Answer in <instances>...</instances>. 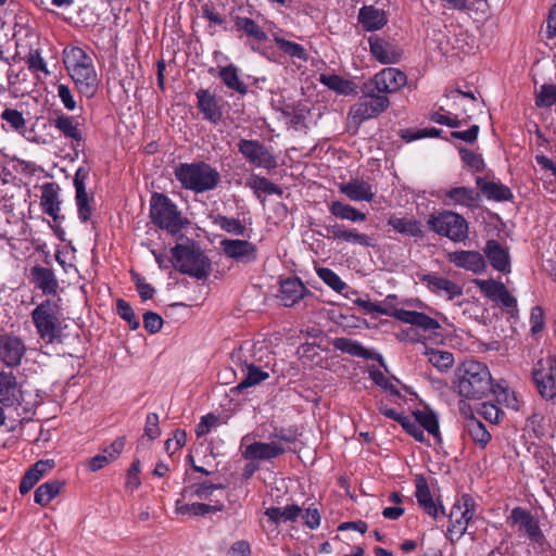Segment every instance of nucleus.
<instances>
[{
    "label": "nucleus",
    "mask_w": 556,
    "mask_h": 556,
    "mask_svg": "<svg viewBox=\"0 0 556 556\" xmlns=\"http://www.w3.org/2000/svg\"><path fill=\"white\" fill-rule=\"evenodd\" d=\"M455 376L459 395L467 399L480 400L501 389L498 384H493L489 368L473 359L463 362L456 368Z\"/></svg>",
    "instance_id": "obj_1"
},
{
    "label": "nucleus",
    "mask_w": 556,
    "mask_h": 556,
    "mask_svg": "<svg viewBox=\"0 0 556 556\" xmlns=\"http://www.w3.org/2000/svg\"><path fill=\"white\" fill-rule=\"evenodd\" d=\"M168 262L179 273L205 280L212 271V262L203 250L195 243H177L170 249Z\"/></svg>",
    "instance_id": "obj_2"
},
{
    "label": "nucleus",
    "mask_w": 556,
    "mask_h": 556,
    "mask_svg": "<svg viewBox=\"0 0 556 556\" xmlns=\"http://www.w3.org/2000/svg\"><path fill=\"white\" fill-rule=\"evenodd\" d=\"M175 177L184 189L195 193L214 190L222 179L219 172L204 161L180 163L175 168Z\"/></svg>",
    "instance_id": "obj_3"
},
{
    "label": "nucleus",
    "mask_w": 556,
    "mask_h": 556,
    "mask_svg": "<svg viewBox=\"0 0 556 556\" xmlns=\"http://www.w3.org/2000/svg\"><path fill=\"white\" fill-rule=\"evenodd\" d=\"M60 301V298L58 300L46 299L30 313L39 338L47 343H53L61 337L63 330Z\"/></svg>",
    "instance_id": "obj_4"
},
{
    "label": "nucleus",
    "mask_w": 556,
    "mask_h": 556,
    "mask_svg": "<svg viewBox=\"0 0 556 556\" xmlns=\"http://www.w3.org/2000/svg\"><path fill=\"white\" fill-rule=\"evenodd\" d=\"M150 217L159 228L176 235L189 223L181 216L177 205L163 193L155 192L150 200Z\"/></svg>",
    "instance_id": "obj_5"
},
{
    "label": "nucleus",
    "mask_w": 556,
    "mask_h": 556,
    "mask_svg": "<svg viewBox=\"0 0 556 556\" xmlns=\"http://www.w3.org/2000/svg\"><path fill=\"white\" fill-rule=\"evenodd\" d=\"M389 105V98L376 91V89L366 81L362 87V96L358 98L357 102L351 106L349 116L355 124L361 125L383 113Z\"/></svg>",
    "instance_id": "obj_6"
},
{
    "label": "nucleus",
    "mask_w": 556,
    "mask_h": 556,
    "mask_svg": "<svg viewBox=\"0 0 556 556\" xmlns=\"http://www.w3.org/2000/svg\"><path fill=\"white\" fill-rule=\"evenodd\" d=\"M429 229L444 236L454 242H462L468 238V223L459 214L452 211H443L431 214L428 219Z\"/></svg>",
    "instance_id": "obj_7"
},
{
    "label": "nucleus",
    "mask_w": 556,
    "mask_h": 556,
    "mask_svg": "<svg viewBox=\"0 0 556 556\" xmlns=\"http://www.w3.org/2000/svg\"><path fill=\"white\" fill-rule=\"evenodd\" d=\"M532 377L540 395L545 400L556 397V358L540 359L532 370Z\"/></svg>",
    "instance_id": "obj_8"
},
{
    "label": "nucleus",
    "mask_w": 556,
    "mask_h": 556,
    "mask_svg": "<svg viewBox=\"0 0 556 556\" xmlns=\"http://www.w3.org/2000/svg\"><path fill=\"white\" fill-rule=\"evenodd\" d=\"M238 151L243 155L249 164L267 170L275 169L278 166L276 157L258 140L241 139L238 142Z\"/></svg>",
    "instance_id": "obj_9"
},
{
    "label": "nucleus",
    "mask_w": 556,
    "mask_h": 556,
    "mask_svg": "<svg viewBox=\"0 0 556 556\" xmlns=\"http://www.w3.org/2000/svg\"><path fill=\"white\" fill-rule=\"evenodd\" d=\"M367 83H369L376 91L388 97V93L396 92L407 84V76L399 68L386 67Z\"/></svg>",
    "instance_id": "obj_10"
},
{
    "label": "nucleus",
    "mask_w": 556,
    "mask_h": 556,
    "mask_svg": "<svg viewBox=\"0 0 556 556\" xmlns=\"http://www.w3.org/2000/svg\"><path fill=\"white\" fill-rule=\"evenodd\" d=\"M508 520H510L513 525H517L519 527V531L533 543H543L544 534L539 526V521L528 509L515 507L511 510Z\"/></svg>",
    "instance_id": "obj_11"
},
{
    "label": "nucleus",
    "mask_w": 556,
    "mask_h": 556,
    "mask_svg": "<svg viewBox=\"0 0 556 556\" xmlns=\"http://www.w3.org/2000/svg\"><path fill=\"white\" fill-rule=\"evenodd\" d=\"M233 29L247 37V43L254 52H261L258 43L268 39L266 31L252 18L245 16H231Z\"/></svg>",
    "instance_id": "obj_12"
},
{
    "label": "nucleus",
    "mask_w": 556,
    "mask_h": 556,
    "mask_svg": "<svg viewBox=\"0 0 556 556\" xmlns=\"http://www.w3.org/2000/svg\"><path fill=\"white\" fill-rule=\"evenodd\" d=\"M26 353L25 343L14 334L0 336V361L10 368L21 365Z\"/></svg>",
    "instance_id": "obj_13"
},
{
    "label": "nucleus",
    "mask_w": 556,
    "mask_h": 556,
    "mask_svg": "<svg viewBox=\"0 0 556 556\" xmlns=\"http://www.w3.org/2000/svg\"><path fill=\"white\" fill-rule=\"evenodd\" d=\"M220 248L227 257L237 263L250 264L257 258L256 247L248 240L224 239L220 241Z\"/></svg>",
    "instance_id": "obj_14"
},
{
    "label": "nucleus",
    "mask_w": 556,
    "mask_h": 556,
    "mask_svg": "<svg viewBox=\"0 0 556 556\" xmlns=\"http://www.w3.org/2000/svg\"><path fill=\"white\" fill-rule=\"evenodd\" d=\"M327 237L333 240L358 244L366 248H374L376 245L374 237L359 232L356 228H349L343 224H333L325 226Z\"/></svg>",
    "instance_id": "obj_15"
},
{
    "label": "nucleus",
    "mask_w": 556,
    "mask_h": 556,
    "mask_svg": "<svg viewBox=\"0 0 556 556\" xmlns=\"http://www.w3.org/2000/svg\"><path fill=\"white\" fill-rule=\"evenodd\" d=\"M286 452L287 448L277 441H255L245 447L242 457L252 462H270L283 455Z\"/></svg>",
    "instance_id": "obj_16"
},
{
    "label": "nucleus",
    "mask_w": 556,
    "mask_h": 556,
    "mask_svg": "<svg viewBox=\"0 0 556 556\" xmlns=\"http://www.w3.org/2000/svg\"><path fill=\"white\" fill-rule=\"evenodd\" d=\"M23 390L12 371L0 372V403L4 407L20 406L24 400Z\"/></svg>",
    "instance_id": "obj_17"
},
{
    "label": "nucleus",
    "mask_w": 556,
    "mask_h": 556,
    "mask_svg": "<svg viewBox=\"0 0 556 556\" xmlns=\"http://www.w3.org/2000/svg\"><path fill=\"white\" fill-rule=\"evenodd\" d=\"M89 170L85 167H79L74 176V187L76 190V205L78 218L81 223H87L92 214V206L90 205V198L86 191V179L88 178Z\"/></svg>",
    "instance_id": "obj_18"
},
{
    "label": "nucleus",
    "mask_w": 556,
    "mask_h": 556,
    "mask_svg": "<svg viewBox=\"0 0 556 556\" xmlns=\"http://www.w3.org/2000/svg\"><path fill=\"white\" fill-rule=\"evenodd\" d=\"M370 53L381 64H395L402 58V50L384 38L372 35L368 38Z\"/></svg>",
    "instance_id": "obj_19"
},
{
    "label": "nucleus",
    "mask_w": 556,
    "mask_h": 556,
    "mask_svg": "<svg viewBox=\"0 0 556 556\" xmlns=\"http://www.w3.org/2000/svg\"><path fill=\"white\" fill-rule=\"evenodd\" d=\"M415 488L417 503L426 514L434 519L438 518L440 513L445 515L443 505L433 500L428 481L422 475L416 476Z\"/></svg>",
    "instance_id": "obj_20"
},
{
    "label": "nucleus",
    "mask_w": 556,
    "mask_h": 556,
    "mask_svg": "<svg viewBox=\"0 0 556 556\" xmlns=\"http://www.w3.org/2000/svg\"><path fill=\"white\" fill-rule=\"evenodd\" d=\"M68 74L81 96L90 99L97 93L99 88V78L94 66L81 67L80 70L73 68Z\"/></svg>",
    "instance_id": "obj_21"
},
{
    "label": "nucleus",
    "mask_w": 556,
    "mask_h": 556,
    "mask_svg": "<svg viewBox=\"0 0 556 556\" xmlns=\"http://www.w3.org/2000/svg\"><path fill=\"white\" fill-rule=\"evenodd\" d=\"M30 278L35 287L39 289L43 295H56L59 281L53 269L35 265L30 268Z\"/></svg>",
    "instance_id": "obj_22"
},
{
    "label": "nucleus",
    "mask_w": 556,
    "mask_h": 556,
    "mask_svg": "<svg viewBox=\"0 0 556 556\" xmlns=\"http://www.w3.org/2000/svg\"><path fill=\"white\" fill-rule=\"evenodd\" d=\"M418 277L420 281L427 285L431 292L437 294L444 292L448 300H453L463 294V288L459 285L447 278L440 277L437 274H420Z\"/></svg>",
    "instance_id": "obj_23"
},
{
    "label": "nucleus",
    "mask_w": 556,
    "mask_h": 556,
    "mask_svg": "<svg viewBox=\"0 0 556 556\" xmlns=\"http://www.w3.org/2000/svg\"><path fill=\"white\" fill-rule=\"evenodd\" d=\"M450 262L459 268L481 274L486 268L483 255L477 251H455L448 255Z\"/></svg>",
    "instance_id": "obj_24"
},
{
    "label": "nucleus",
    "mask_w": 556,
    "mask_h": 556,
    "mask_svg": "<svg viewBox=\"0 0 556 556\" xmlns=\"http://www.w3.org/2000/svg\"><path fill=\"white\" fill-rule=\"evenodd\" d=\"M311 291L303 285L301 279L290 277L280 282L279 298L286 307H292Z\"/></svg>",
    "instance_id": "obj_25"
},
{
    "label": "nucleus",
    "mask_w": 556,
    "mask_h": 556,
    "mask_svg": "<svg viewBox=\"0 0 556 556\" xmlns=\"http://www.w3.org/2000/svg\"><path fill=\"white\" fill-rule=\"evenodd\" d=\"M392 316L404 324L416 326L424 331H434L440 328V324L437 319L421 312L400 308L395 309Z\"/></svg>",
    "instance_id": "obj_26"
},
{
    "label": "nucleus",
    "mask_w": 556,
    "mask_h": 556,
    "mask_svg": "<svg viewBox=\"0 0 556 556\" xmlns=\"http://www.w3.org/2000/svg\"><path fill=\"white\" fill-rule=\"evenodd\" d=\"M491 266L501 271H510V256L508 250L496 240H488L483 249Z\"/></svg>",
    "instance_id": "obj_27"
},
{
    "label": "nucleus",
    "mask_w": 556,
    "mask_h": 556,
    "mask_svg": "<svg viewBox=\"0 0 556 556\" xmlns=\"http://www.w3.org/2000/svg\"><path fill=\"white\" fill-rule=\"evenodd\" d=\"M198 99V109L203 114L204 119L217 125L223 119V112L217 104L215 96L211 94L206 89H199L195 92Z\"/></svg>",
    "instance_id": "obj_28"
},
{
    "label": "nucleus",
    "mask_w": 556,
    "mask_h": 556,
    "mask_svg": "<svg viewBox=\"0 0 556 556\" xmlns=\"http://www.w3.org/2000/svg\"><path fill=\"white\" fill-rule=\"evenodd\" d=\"M332 344L336 350H339L342 353H346L351 356L362 357L364 359L377 361L383 365V357L379 353L367 350L358 341L341 337L336 338Z\"/></svg>",
    "instance_id": "obj_29"
},
{
    "label": "nucleus",
    "mask_w": 556,
    "mask_h": 556,
    "mask_svg": "<svg viewBox=\"0 0 556 556\" xmlns=\"http://www.w3.org/2000/svg\"><path fill=\"white\" fill-rule=\"evenodd\" d=\"M357 21L365 31H376L387 25L388 17L383 10L374 5H364L358 11Z\"/></svg>",
    "instance_id": "obj_30"
},
{
    "label": "nucleus",
    "mask_w": 556,
    "mask_h": 556,
    "mask_svg": "<svg viewBox=\"0 0 556 556\" xmlns=\"http://www.w3.org/2000/svg\"><path fill=\"white\" fill-rule=\"evenodd\" d=\"M339 191L346 195L351 201L370 202L375 192L372 186L364 180L352 179L349 182L340 184Z\"/></svg>",
    "instance_id": "obj_31"
},
{
    "label": "nucleus",
    "mask_w": 556,
    "mask_h": 556,
    "mask_svg": "<svg viewBox=\"0 0 556 556\" xmlns=\"http://www.w3.org/2000/svg\"><path fill=\"white\" fill-rule=\"evenodd\" d=\"M51 125H53L60 134H62L66 139H71L77 146L84 141L83 134L79 129V123L74 116H68L64 113H59L56 117L50 121Z\"/></svg>",
    "instance_id": "obj_32"
},
{
    "label": "nucleus",
    "mask_w": 556,
    "mask_h": 556,
    "mask_svg": "<svg viewBox=\"0 0 556 556\" xmlns=\"http://www.w3.org/2000/svg\"><path fill=\"white\" fill-rule=\"evenodd\" d=\"M40 205L43 213L53 218L54 222L60 219V200L59 186L54 182H47L42 186Z\"/></svg>",
    "instance_id": "obj_33"
},
{
    "label": "nucleus",
    "mask_w": 556,
    "mask_h": 556,
    "mask_svg": "<svg viewBox=\"0 0 556 556\" xmlns=\"http://www.w3.org/2000/svg\"><path fill=\"white\" fill-rule=\"evenodd\" d=\"M476 185L488 200L504 202L511 201L514 198L511 190L502 182L486 181L477 177Z\"/></svg>",
    "instance_id": "obj_34"
},
{
    "label": "nucleus",
    "mask_w": 556,
    "mask_h": 556,
    "mask_svg": "<svg viewBox=\"0 0 556 556\" xmlns=\"http://www.w3.org/2000/svg\"><path fill=\"white\" fill-rule=\"evenodd\" d=\"M225 509L224 504L215 503L213 505L206 503H192L187 504L181 500L176 501L175 510L179 515H189L192 517H201L211 513L223 511Z\"/></svg>",
    "instance_id": "obj_35"
},
{
    "label": "nucleus",
    "mask_w": 556,
    "mask_h": 556,
    "mask_svg": "<svg viewBox=\"0 0 556 556\" xmlns=\"http://www.w3.org/2000/svg\"><path fill=\"white\" fill-rule=\"evenodd\" d=\"M264 514L274 525L295 522L302 515V508L296 504L287 505L283 508L273 506L267 508Z\"/></svg>",
    "instance_id": "obj_36"
},
{
    "label": "nucleus",
    "mask_w": 556,
    "mask_h": 556,
    "mask_svg": "<svg viewBox=\"0 0 556 556\" xmlns=\"http://www.w3.org/2000/svg\"><path fill=\"white\" fill-rule=\"evenodd\" d=\"M445 197L454 204L466 207H476L480 201V193L470 187H454L445 192Z\"/></svg>",
    "instance_id": "obj_37"
},
{
    "label": "nucleus",
    "mask_w": 556,
    "mask_h": 556,
    "mask_svg": "<svg viewBox=\"0 0 556 556\" xmlns=\"http://www.w3.org/2000/svg\"><path fill=\"white\" fill-rule=\"evenodd\" d=\"M64 64L67 72H72L73 68L91 67L93 66V61L80 47H68L64 49Z\"/></svg>",
    "instance_id": "obj_38"
},
{
    "label": "nucleus",
    "mask_w": 556,
    "mask_h": 556,
    "mask_svg": "<svg viewBox=\"0 0 556 556\" xmlns=\"http://www.w3.org/2000/svg\"><path fill=\"white\" fill-rule=\"evenodd\" d=\"M329 212L336 218L349 220L352 223H362L367 218L365 213L341 201L331 202L329 204Z\"/></svg>",
    "instance_id": "obj_39"
},
{
    "label": "nucleus",
    "mask_w": 556,
    "mask_h": 556,
    "mask_svg": "<svg viewBox=\"0 0 556 556\" xmlns=\"http://www.w3.org/2000/svg\"><path fill=\"white\" fill-rule=\"evenodd\" d=\"M320 83L328 87L330 90L336 91L339 94L352 96L356 94V85L352 80L345 79L339 75L331 74L320 75Z\"/></svg>",
    "instance_id": "obj_40"
},
{
    "label": "nucleus",
    "mask_w": 556,
    "mask_h": 556,
    "mask_svg": "<svg viewBox=\"0 0 556 556\" xmlns=\"http://www.w3.org/2000/svg\"><path fill=\"white\" fill-rule=\"evenodd\" d=\"M465 428L469 437L476 444L484 448L491 440V434L486 430L484 424L475 416L467 418Z\"/></svg>",
    "instance_id": "obj_41"
},
{
    "label": "nucleus",
    "mask_w": 556,
    "mask_h": 556,
    "mask_svg": "<svg viewBox=\"0 0 556 556\" xmlns=\"http://www.w3.org/2000/svg\"><path fill=\"white\" fill-rule=\"evenodd\" d=\"M219 78L222 79L223 84L231 89L237 91L239 94H247L248 87L247 85L240 79L238 75V68L230 64L224 67H220L219 70Z\"/></svg>",
    "instance_id": "obj_42"
},
{
    "label": "nucleus",
    "mask_w": 556,
    "mask_h": 556,
    "mask_svg": "<svg viewBox=\"0 0 556 556\" xmlns=\"http://www.w3.org/2000/svg\"><path fill=\"white\" fill-rule=\"evenodd\" d=\"M388 225L391 226L395 231L409 237L419 238L422 236L419 222L416 219H409L405 217H397L392 215L388 219Z\"/></svg>",
    "instance_id": "obj_43"
},
{
    "label": "nucleus",
    "mask_w": 556,
    "mask_h": 556,
    "mask_svg": "<svg viewBox=\"0 0 556 556\" xmlns=\"http://www.w3.org/2000/svg\"><path fill=\"white\" fill-rule=\"evenodd\" d=\"M62 485L63 482L59 480H51L40 484L34 493L35 503L41 506L48 505L60 493Z\"/></svg>",
    "instance_id": "obj_44"
},
{
    "label": "nucleus",
    "mask_w": 556,
    "mask_h": 556,
    "mask_svg": "<svg viewBox=\"0 0 556 556\" xmlns=\"http://www.w3.org/2000/svg\"><path fill=\"white\" fill-rule=\"evenodd\" d=\"M414 417L422 430H427L438 441H441L438 417L432 410H416Z\"/></svg>",
    "instance_id": "obj_45"
},
{
    "label": "nucleus",
    "mask_w": 556,
    "mask_h": 556,
    "mask_svg": "<svg viewBox=\"0 0 556 556\" xmlns=\"http://www.w3.org/2000/svg\"><path fill=\"white\" fill-rule=\"evenodd\" d=\"M269 377V374L263 371L261 368L255 366L254 364H249L247 366L245 377L233 388V391L241 392L244 389L256 386L262 381L266 380Z\"/></svg>",
    "instance_id": "obj_46"
},
{
    "label": "nucleus",
    "mask_w": 556,
    "mask_h": 556,
    "mask_svg": "<svg viewBox=\"0 0 556 556\" xmlns=\"http://www.w3.org/2000/svg\"><path fill=\"white\" fill-rule=\"evenodd\" d=\"M472 282L491 301H496L498 294L505 289L501 281L490 279H473Z\"/></svg>",
    "instance_id": "obj_47"
},
{
    "label": "nucleus",
    "mask_w": 556,
    "mask_h": 556,
    "mask_svg": "<svg viewBox=\"0 0 556 556\" xmlns=\"http://www.w3.org/2000/svg\"><path fill=\"white\" fill-rule=\"evenodd\" d=\"M274 40L279 50H281L283 53L299 60L305 61L307 59V53L303 46L277 36L274 38Z\"/></svg>",
    "instance_id": "obj_48"
},
{
    "label": "nucleus",
    "mask_w": 556,
    "mask_h": 556,
    "mask_svg": "<svg viewBox=\"0 0 556 556\" xmlns=\"http://www.w3.org/2000/svg\"><path fill=\"white\" fill-rule=\"evenodd\" d=\"M429 362L437 367L440 371H446L454 364V356L446 351H439L431 349L428 352Z\"/></svg>",
    "instance_id": "obj_49"
},
{
    "label": "nucleus",
    "mask_w": 556,
    "mask_h": 556,
    "mask_svg": "<svg viewBox=\"0 0 556 556\" xmlns=\"http://www.w3.org/2000/svg\"><path fill=\"white\" fill-rule=\"evenodd\" d=\"M317 274L327 286L337 292H342L348 288L346 283L330 268L321 267Z\"/></svg>",
    "instance_id": "obj_50"
},
{
    "label": "nucleus",
    "mask_w": 556,
    "mask_h": 556,
    "mask_svg": "<svg viewBox=\"0 0 556 556\" xmlns=\"http://www.w3.org/2000/svg\"><path fill=\"white\" fill-rule=\"evenodd\" d=\"M1 118L10 124L13 130L18 134H24L26 129V121L20 111L15 109H5L1 114Z\"/></svg>",
    "instance_id": "obj_51"
},
{
    "label": "nucleus",
    "mask_w": 556,
    "mask_h": 556,
    "mask_svg": "<svg viewBox=\"0 0 556 556\" xmlns=\"http://www.w3.org/2000/svg\"><path fill=\"white\" fill-rule=\"evenodd\" d=\"M116 309L119 317L128 323L131 330H137L139 328V319L128 302L124 299H118L116 301Z\"/></svg>",
    "instance_id": "obj_52"
},
{
    "label": "nucleus",
    "mask_w": 556,
    "mask_h": 556,
    "mask_svg": "<svg viewBox=\"0 0 556 556\" xmlns=\"http://www.w3.org/2000/svg\"><path fill=\"white\" fill-rule=\"evenodd\" d=\"M556 103V85H542L535 97V105L539 108H551Z\"/></svg>",
    "instance_id": "obj_53"
},
{
    "label": "nucleus",
    "mask_w": 556,
    "mask_h": 556,
    "mask_svg": "<svg viewBox=\"0 0 556 556\" xmlns=\"http://www.w3.org/2000/svg\"><path fill=\"white\" fill-rule=\"evenodd\" d=\"M216 224L223 230L236 236H243L245 232V226L238 218L219 215L216 218Z\"/></svg>",
    "instance_id": "obj_54"
},
{
    "label": "nucleus",
    "mask_w": 556,
    "mask_h": 556,
    "mask_svg": "<svg viewBox=\"0 0 556 556\" xmlns=\"http://www.w3.org/2000/svg\"><path fill=\"white\" fill-rule=\"evenodd\" d=\"M459 154L463 162L470 167L473 172L483 170L485 164L481 155L475 153L473 151L467 148H459Z\"/></svg>",
    "instance_id": "obj_55"
},
{
    "label": "nucleus",
    "mask_w": 556,
    "mask_h": 556,
    "mask_svg": "<svg viewBox=\"0 0 556 556\" xmlns=\"http://www.w3.org/2000/svg\"><path fill=\"white\" fill-rule=\"evenodd\" d=\"M298 439L295 429L275 427L274 431L268 435L269 441H277L283 445V443H294Z\"/></svg>",
    "instance_id": "obj_56"
},
{
    "label": "nucleus",
    "mask_w": 556,
    "mask_h": 556,
    "mask_svg": "<svg viewBox=\"0 0 556 556\" xmlns=\"http://www.w3.org/2000/svg\"><path fill=\"white\" fill-rule=\"evenodd\" d=\"M26 63L30 71L42 72L48 74V68L45 60L41 56L39 49H30Z\"/></svg>",
    "instance_id": "obj_57"
},
{
    "label": "nucleus",
    "mask_w": 556,
    "mask_h": 556,
    "mask_svg": "<svg viewBox=\"0 0 556 556\" xmlns=\"http://www.w3.org/2000/svg\"><path fill=\"white\" fill-rule=\"evenodd\" d=\"M163 326V318L151 311L143 314V327L149 333H157Z\"/></svg>",
    "instance_id": "obj_58"
},
{
    "label": "nucleus",
    "mask_w": 556,
    "mask_h": 556,
    "mask_svg": "<svg viewBox=\"0 0 556 556\" xmlns=\"http://www.w3.org/2000/svg\"><path fill=\"white\" fill-rule=\"evenodd\" d=\"M161 434L159 426V415L156 413H149L144 425V435L150 440H155Z\"/></svg>",
    "instance_id": "obj_59"
},
{
    "label": "nucleus",
    "mask_w": 556,
    "mask_h": 556,
    "mask_svg": "<svg viewBox=\"0 0 556 556\" xmlns=\"http://www.w3.org/2000/svg\"><path fill=\"white\" fill-rule=\"evenodd\" d=\"M467 526L466 521L460 518L450 519V525L447 527L448 539L452 542L459 540L466 533Z\"/></svg>",
    "instance_id": "obj_60"
},
{
    "label": "nucleus",
    "mask_w": 556,
    "mask_h": 556,
    "mask_svg": "<svg viewBox=\"0 0 556 556\" xmlns=\"http://www.w3.org/2000/svg\"><path fill=\"white\" fill-rule=\"evenodd\" d=\"M401 426L405 429V431L410 434L416 441L425 442V433L419 424L415 420H412L409 417L403 418V422Z\"/></svg>",
    "instance_id": "obj_61"
},
{
    "label": "nucleus",
    "mask_w": 556,
    "mask_h": 556,
    "mask_svg": "<svg viewBox=\"0 0 556 556\" xmlns=\"http://www.w3.org/2000/svg\"><path fill=\"white\" fill-rule=\"evenodd\" d=\"M370 378L377 386L384 390H388L392 395L401 396L400 391L395 388V386L389 382L388 378L383 375L382 371L371 370Z\"/></svg>",
    "instance_id": "obj_62"
},
{
    "label": "nucleus",
    "mask_w": 556,
    "mask_h": 556,
    "mask_svg": "<svg viewBox=\"0 0 556 556\" xmlns=\"http://www.w3.org/2000/svg\"><path fill=\"white\" fill-rule=\"evenodd\" d=\"M139 473H140V460L135 459L127 470V478H126V484H125L127 489L134 490L140 485L141 482L139 479Z\"/></svg>",
    "instance_id": "obj_63"
},
{
    "label": "nucleus",
    "mask_w": 556,
    "mask_h": 556,
    "mask_svg": "<svg viewBox=\"0 0 556 556\" xmlns=\"http://www.w3.org/2000/svg\"><path fill=\"white\" fill-rule=\"evenodd\" d=\"M126 438L118 437L112 444L102 451V454L106 455V458L111 462L115 460L125 447Z\"/></svg>",
    "instance_id": "obj_64"
}]
</instances>
